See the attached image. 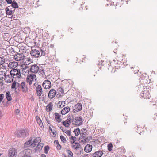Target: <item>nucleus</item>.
<instances>
[{
    "label": "nucleus",
    "instance_id": "f257e3e1",
    "mask_svg": "<svg viewBox=\"0 0 157 157\" xmlns=\"http://www.w3.org/2000/svg\"><path fill=\"white\" fill-rule=\"evenodd\" d=\"M48 49L45 48L39 49L38 50L32 49L30 52V54L33 58H38L41 56H44L48 54Z\"/></svg>",
    "mask_w": 157,
    "mask_h": 157
},
{
    "label": "nucleus",
    "instance_id": "f03ea898",
    "mask_svg": "<svg viewBox=\"0 0 157 157\" xmlns=\"http://www.w3.org/2000/svg\"><path fill=\"white\" fill-rule=\"evenodd\" d=\"M10 74H11L16 80H19L21 77L20 70L19 69H12L10 71Z\"/></svg>",
    "mask_w": 157,
    "mask_h": 157
},
{
    "label": "nucleus",
    "instance_id": "7ed1b4c3",
    "mask_svg": "<svg viewBox=\"0 0 157 157\" xmlns=\"http://www.w3.org/2000/svg\"><path fill=\"white\" fill-rule=\"evenodd\" d=\"M71 118V122L73 124L78 126H79L82 124V119L81 117H78L74 118L72 116Z\"/></svg>",
    "mask_w": 157,
    "mask_h": 157
},
{
    "label": "nucleus",
    "instance_id": "20e7f679",
    "mask_svg": "<svg viewBox=\"0 0 157 157\" xmlns=\"http://www.w3.org/2000/svg\"><path fill=\"white\" fill-rule=\"evenodd\" d=\"M16 135L18 137H24L27 136L28 133L27 130L23 129L17 131Z\"/></svg>",
    "mask_w": 157,
    "mask_h": 157
},
{
    "label": "nucleus",
    "instance_id": "39448f33",
    "mask_svg": "<svg viewBox=\"0 0 157 157\" xmlns=\"http://www.w3.org/2000/svg\"><path fill=\"white\" fill-rule=\"evenodd\" d=\"M18 89L21 90L23 92L26 93L28 91V88L25 82H23L21 84H18Z\"/></svg>",
    "mask_w": 157,
    "mask_h": 157
},
{
    "label": "nucleus",
    "instance_id": "423d86ee",
    "mask_svg": "<svg viewBox=\"0 0 157 157\" xmlns=\"http://www.w3.org/2000/svg\"><path fill=\"white\" fill-rule=\"evenodd\" d=\"M17 153V151L15 148H10L8 151L9 157H16Z\"/></svg>",
    "mask_w": 157,
    "mask_h": 157
},
{
    "label": "nucleus",
    "instance_id": "0eeeda50",
    "mask_svg": "<svg viewBox=\"0 0 157 157\" xmlns=\"http://www.w3.org/2000/svg\"><path fill=\"white\" fill-rule=\"evenodd\" d=\"M40 68V66L39 67L36 64H34L31 66L30 70L32 73L35 74L38 72Z\"/></svg>",
    "mask_w": 157,
    "mask_h": 157
},
{
    "label": "nucleus",
    "instance_id": "6e6552de",
    "mask_svg": "<svg viewBox=\"0 0 157 157\" xmlns=\"http://www.w3.org/2000/svg\"><path fill=\"white\" fill-rule=\"evenodd\" d=\"M141 97L144 99H148L150 98V95L149 91L147 90L143 91L140 94Z\"/></svg>",
    "mask_w": 157,
    "mask_h": 157
},
{
    "label": "nucleus",
    "instance_id": "1a4fd4ad",
    "mask_svg": "<svg viewBox=\"0 0 157 157\" xmlns=\"http://www.w3.org/2000/svg\"><path fill=\"white\" fill-rule=\"evenodd\" d=\"M81 132H82V135L80 137V139L81 140H81V141L84 143H86L87 142V139L84 133H86L87 132L86 130L84 128H83L81 130Z\"/></svg>",
    "mask_w": 157,
    "mask_h": 157
},
{
    "label": "nucleus",
    "instance_id": "9d476101",
    "mask_svg": "<svg viewBox=\"0 0 157 157\" xmlns=\"http://www.w3.org/2000/svg\"><path fill=\"white\" fill-rule=\"evenodd\" d=\"M5 80L7 83H10L13 81L14 78L13 76L11 74L6 75V76Z\"/></svg>",
    "mask_w": 157,
    "mask_h": 157
},
{
    "label": "nucleus",
    "instance_id": "9b49d317",
    "mask_svg": "<svg viewBox=\"0 0 157 157\" xmlns=\"http://www.w3.org/2000/svg\"><path fill=\"white\" fill-rule=\"evenodd\" d=\"M42 86L45 89H49L51 86V82L48 80H45L42 83Z\"/></svg>",
    "mask_w": 157,
    "mask_h": 157
},
{
    "label": "nucleus",
    "instance_id": "f8f14e48",
    "mask_svg": "<svg viewBox=\"0 0 157 157\" xmlns=\"http://www.w3.org/2000/svg\"><path fill=\"white\" fill-rule=\"evenodd\" d=\"M35 85V84H34ZM35 86H36V94L38 96L40 97L41 96L43 92L41 86L40 85L35 84Z\"/></svg>",
    "mask_w": 157,
    "mask_h": 157
},
{
    "label": "nucleus",
    "instance_id": "ddd939ff",
    "mask_svg": "<svg viewBox=\"0 0 157 157\" xmlns=\"http://www.w3.org/2000/svg\"><path fill=\"white\" fill-rule=\"evenodd\" d=\"M24 58L23 54L17 53L14 56V59L17 61H19L22 60Z\"/></svg>",
    "mask_w": 157,
    "mask_h": 157
},
{
    "label": "nucleus",
    "instance_id": "4468645a",
    "mask_svg": "<svg viewBox=\"0 0 157 157\" xmlns=\"http://www.w3.org/2000/svg\"><path fill=\"white\" fill-rule=\"evenodd\" d=\"M33 139V138H32ZM41 141V138L39 137H37L36 138L32 139V142L31 144L32 147H34L36 146L37 144H38L40 143Z\"/></svg>",
    "mask_w": 157,
    "mask_h": 157
},
{
    "label": "nucleus",
    "instance_id": "2eb2a0df",
    "mask_svg": "<svg viewBox=\"0 0 157 157\" xmlns=\"http://www.w3.org/2000/svg\"><path fill=\"white\" fill-rule=\"evenodd\" d=\"M82 105L81 104L78 103L74 106V112H77L81 111L82 109Z\"/></svg>",
    "mask_w": 157,
    "mask_h": 157
},
{
    "label": "nucleus",
    "instance_id": "dca6fc26",
    "mask_svg": "<svg viewBox=\"0 0 157 157\" xmlns=\"http://www.w3.org/2000/svg\"><path fill=\"white\" fill-rule=\"evenodd\" d=\"M56 94V90L54 89H51L49 92L48 94V97L50 99H52L55 97Z\"/></svg>",
    "mask_w": 157,
    "mask_h": 157
},
{
    "label": "nucleus",
    "instance_id": "f3484780",
    "mask_svg": "<svg viewBox=\"0 0 157 157\" xmlns=\"http://www.w3.org/2000/svg\"><path fill=\"white\" fill-rule=\"evenodd\" d=\"M18 65V63L15 61L10 62L8 65V67L10 68L13 69L17 67Z\"/></svg>",
    "mask_w": 157,
    "mask_h": 157
},
{
    "label": "nucleus",
    "instance_id": "a211bd4d",
    "mask_svg": "<svg viewBox=\"0 0 157 157\" xmlns=\"http://www.w3.org/2000/svg\"><path fill=\"white\" fill-rule=\"evenodd\" d=\"M72 118L71 117H68V119L63 122V125L66 127H68L70 125L71 122Z\"/></svg>",
    "mask_w": 157,
    "mask_h": 157
},
{
    "label": "nucleus",
    "instance_id": "6ab92c4d",
    "mask_svg": "<svg viewBox=\"0 0 157 157\" xmlns=\"http://www.w3.org/2000/svg\"><path fill=\"white\" fill-rule=\"evenodd\" d=\"M92 148V146L91 145L87 144L86 145L84 148V151L86 153H89L91 151Z\"/></svg>",
    "mask_w": 157,
    "mask_h": 157
},
{
    "label": "nucleus",
    "instance_id": "aec40b11",
    "mask_svg": "<svg viewBox=\"0 0 157 157\" xmlns=\"http://www.w3.org/2000/svg\"><path fill=\"white\" fill-rule=\"evenodd\" d=\"M6 75V73L5 71H0V80H5Z\"/></svg>",
    "mask_w": 157,
    "mask_h": 157
},
{
    "label": "nucleus",
    "instance_id": "412c9836",
    "mask_svg": "<svg viewBox=\"0 0 157 157\" xmlns=\"http://www.w3.org/2000/svg\"><path fill=\"white\" fill-rule=\"evenodd\" d=\"M38 74L42 78H43L45 76L44 70L40 66V68L38 72Z\"/></svg>",
    "mask_w": 157,
    "mask_h": 157
},
{
    "label": "nucleus",
    "instance_id": "4be33fe9",
    "mask_svg": "<svg viewBox=\"0 0 157 157\" xmlns=\"http://www.w3.org/2000/svg\"><path fill=\"white\" fill-rule=\"evenodd\" d=\"M103 155V152L101 151H97L93 154V157H101Z\"/></svg>",
    "mask_w": 157,
    "mask_h": 157
},
{
    "label": "nucleus",
    "instance_id": "5701e85b",
    "mask_svg": "<svg viewBox=\"0 0 157 157\" xmlns=\"http://www.w3.org/2000/svg\"><path fill=\"white\" fill-rule=\"evenodd\" d=\"M70 108L68 106L66 107L63 108L61 110V114L63 115H64L70 111Z\"/></svg>",
    "mask_w": 157,
    "mask_h": 157
},
{
    "label": "nucleus",
    "instance_id": "b1692460",
    "mask_svg": "<svg viewBox=\"0 0 157 157\" xmlns=\"http://www.w3.org/2000/svg\"><path fill=\"white\" fill-rule=\"evenodd\" d=\"M73 144L72 146V148L77 150L79 148L81 147V145L80 144L76 142L74 143H73Z\"/></svg>",
    "mask_w": 157,
    "mask_h": 157
},
{
    "label": "nucleus",
    "instance_id": "393cba45",
    "mask_svg": "<svg viewBox=\"0 0 157 157\" xmlns=\"http://www.w3.org/2000/svg\"><path fill=\"white\" fill-rule=\"evenodd\" d=\"M10 7V6H9L8 7H6L5 9L6 14L7 15H11L13 13V10H11L10 8H9Z\"/></svg>",
    "mask_w": 157,
    "mask_h": 157
},
{
    "label": "nucleus",
    "instance_id": "a878e982",
    "mask_svg": "<svg viewBox=\"0 0 157 157\" xmlns=\"http://www.w3.org/2000/svg\"><path fill=\"white\" fill-rule=\"evenodd\" d=\"M65 105V102L64 101H60L57 103V106L60 108H62L64 107Z\"/></svg>",
    "mask_w": 157,
    "mask_h": 157
},
{
    "label": "nucleus",
    "instance_id": "bb28decb",
    "mask_svg": "<svg viewBox=\"0 0 157 157\" xmlns=\"http://www.w3.org/2000/svg\"><path fill=\"white\" fill-rule=\"evenodd\" d=\"M55 118L56 121L58 123L60 122L61 121V120L59 114L58 113H55Z\"/></svg>",
    "mask_w": 157,
    "mask_h": 157
},
{
    "label": "nucleus",
    "instance_id": "cd10ccee",
    "mask_svg": "<svg viewBox=\"0 0 157 157\" xmlns=\"http://www.w3.org/2000/svg\"><path fill=\"white\" fill-rule=\"evenodd\" d=\"M44 146L43 143H39L38 144L37 146L36 147L35 149L36 151H40L41 150Z\"/></svg>",
    "mask_w": 157,
    "mask_h": 157
},
{
    "label": "nucleus",
    "instance_id": "c85d7f7f",
    "mask_svg": "<svg viewBox=\"0 0 157 157\" xmlns=\"http://www.w3.org/2000/svg\"><path fill=\"white\" fill-rule=\"evenodd\" d=\"M36 119L37 123L39 124L40 127L41 128H42V127H44V126L43 125V123H42V121L40 119V118L36 116Z\"/></svg>",
    "mask_w": 157,
    "mask_h": 157
},
{
    "label": "nucleus",
    "instance_id": "c756f323",
    "mask_svg": "<svg viewBox=\"0 0 157 157\" xmlns=\"http://www.w3.org/2000/svg\"><path fill=\"white\" fill-rule=\"evenodd\" d=\"M32 138L30 139L28 141L25 142L24 144V146L25 147H29V146L30 145L31 146V144H32Z\"/></svg>",
    "mask_w": 157,
    "mask_h": 157
},
{
    "label": "nucleus",
    "instance_id": "7c9ffc66",
    "mask_svg": "<svg viewBox=\"0 0 157 157\" xmlns=\"http://www.w3.org/2000/svg\"><path fill=\"white\" fill-rule=\"evenodd\" d=\"M6 97L8 101H10L12 100V97L9 91L6 92Z\"/></svg>",
    "mask_w": 157,
    "mask_h": 157
},
{
    "label": "nucleus",
    "instance_id": "2f4dec72",
    "mask_svg": "<svg viewBox=\"0 0 157 157\" xmlns=\"http://www.w3.org/2000/svg\"><path fill=\"white\" fill-rule=\"evenodd\" d=\"M27 78H28V79L32 80V81L34 79L36 80V75L35 74H30L28 76Z\"/></svg>",
    "mask_w": 157,
    "mask_h": 157
},
{
    "label": "nucleus",
    "instance_id": "473e14b6",
    "mask_svg": "<svg viewBox=\"0 0 157 157\" xmlns=\"http://www.w3.org/2000/svg\"><path fill=\"white\" fill-rule=\"evenodd\" d=\"M18 84H19V83L16 82L15 80L13 82V83L11 85V88L12 89H16L17 88L16 87L17 86L18 88Z\"/></svg>",
    "mask_w": 157,
    "mask_h": 157
},
{
    "label": "nucleus",
    "instance_id": "72a5a7b5",
    "mask_svg": "<svg viewBox=\"0 0 157 157\" xmlns=\"http://www.w3.org/2000/svg\"><path fill=\"white\" fill-rule=\"evenodd\" d=\"M53 105L52 103L50 102L46 106V110L47 111H51Z\"/></svg>",
    "mask_w": 157,
    "mask_h": 157
},
{
    "label": "nucleus",
    "instance_id": "f704fd0d",
    "mask_svg": "<svg viewBox=\"0 0 157 157\" xmlns=\"http://www.w3.org/2000/svg\"><path fill=\"white\" fill-rule=\"evenodd\" d=\"M59 94V96L63 95L64 93L63 89L61 87H59L57 90Z\"/></svg>",
    "mask_w": 157,
    "mask_h": 157
},
{
    "label": "nucleus",
    "instance_id": "c9c22d12",
    "mask_svg": "<svg viewBox=\"0 0 157 157\" xmlns=\"http://www.w3.org/2000/svg\"><path fill=\"white\" fill-rule=\"evenodd\" d=\"M11 4L12 6L14 8H18V7L17 3H16V2L15 1H13V2H12V3Z\"/></svg>",
    "mask_w": 157,
    "mask_h": 157
},
{
    "label": "nucleus",
    "instance_id": "e433bc0d",
    "mask_svg": "<svg viewBox=\"0 0 157 157\" xmlns=\"http://www.w3.org/2000/svg\"><path fill=\"white\" fill-rule=\"evenodd\" d=\"M70 140L72 143H74L75 141L76 138L75 136H71L70 138Z\"/></svg>",
    "mask_w": 157,
    "mask_h": 157
},
{
    "label": "nucleus",
    "instance_id": "4c0bfd02",
    "mask_svg": "<svg viewBox=\"0 0 157 157\" xmlns=\"http://www.w3.org/2000/svg\"><path fill=\"white\" fill-rule=\"evenodd\" d=\"M0 57V65H2L5 62V59L4 58V57Z\"/></svg>",
    "mask_w": 157,
    "mask_h": 157
},
{
    "label": "nucleus",
    "instance_id": "58836bf2",
    "mask_svg": "<svg viewBox=\"0 0 157 157\" xmlns=\"http://www.w3.org/2000/svg\"><path fill=\"white\" fill-rule=\"evenodd\" d=\"M74 132H75V135L76 136H78L80 133V131L79 128L75 130Z\"/></svg>",
    "mask_w": 157,
    "mask_h": 157
},
{
    "label": "nucleus",
    "instance_id": "ea45409f",
    "mask_svg": "<svg viewBox=\"0 0 157 157\" xmlns=\"http://www.w3.org/2000/svg\"><path fill=\"white\" fill-rule=\"evenodd\" d=\"M108 149L109 151H110L112 150L113 145L111 143L109 144L107 146Z\"/></svg>",
    "mask_w": 157,
    "mask_h": 157
},
{
    "label": "nucleus",
    "instance_id": "a19ab883",
    "mask_svg": "<svg viewBox=\"0 0 157 157\" xmlns=\"http://www.w3.org/2000/svg\"><path fill=\"white\" fill-rule=\"evenodd\" d=\"M44 152L45 154H48V151L49 149V146L48 145L44 147Z\"/></svg>",
    "mask_w": 157,
    "mask_h": 157
},
{
    "label": "nucleus",
    "instance_id": "79ce46f5",
    "mask_svg": "<svg viewBox=\"0 0 157 157\" xmlns=\"http://www.w3.org/2000/svg\"><path fill=\"white\" fill-rule=\"evenodd\" d=\"M66 152L69 155L68 156L69 157H73V153L71 151L69 150H67L66 151Z\"/></svg>",
    "mask_w": 157,
    "mask_h": 157
},
{
    "label": "nucleus",
    "instance_id": "37998d69",
    "mask_svg": "<svg viewBox=\"0 0 157 157\" xmlns=\"http://www.w3.org/2000/svg\"><path fill=\"white\" fill-rule=\"evenodd\" d=\"M29 69L28 68V67H27L26 66V67L25 68H23L22 70L23 71V72H25V73H28L29 71Z\"/></svg>",
    "mask_w": 157,
    "mask_h": 157
},
{
    "label": "nucleus",
    "instance_id": "c03bdc74",
    "mask_svg": "<svg viewBox=\"0 0 157 157\" xmlns=\"http://www.w3.org/2000/svg\"><path fill=\"white\" fill-rule=\"evenodd\" d=\"M26 80L27 82L29 83V85H31L32 84L33 81L32 80H31L29 79H28V78H27Z\"/></svg>",
    "mask_w": 157,
    "mask_h": 157
},
{
    "label": "nucleus",
    "instance_id": "a18cd8bd",
    "mask_svg": "<svg viewBox=\"0 0 157 157\" xmlns=\"http://www.w3.org/2000/svg\"><path fill=\"white\" fill-rule=\"evenodd\" d=\"M60 138L61 141L63 142H64L66 141V139L63 136H60Z\"/></svg>",
    "mask_w": 157,
    "mask_h": 157
},
{
    "label": "nucleus",
    "instance_id": "49530a36",
    "mask_svg": "<svg viewBox=\"0 0 157 157\" xmlns=\"http://www.w3.org/2000/svg\"><path fill=\"white\" fill-rule=\"evenodd\" d=\"M65 132L68 136H70L71 135L70 131L69 130H65L64 132Z\"/></svg>",
    "mask_w": 157,
    "mask_h": 157
},
{
    "label": "nucleus",
    "instance_id": "de8ad7c7",
    "mask_svg": "<svg viewBox=\"0 0 157 157\" xmlns=\"http://www.w3.org/2000/svg\"><path fill=\"white\" fill-rule=\"evenodd\" d=\"M4 83L2 81L0 82V89H2L4 88Z\"/></svg>",
    "mask_w": 157,
    "mask_h": 157
},
{
    "label": "nucleus",
    "instance_id": "09e8293b",
    "mask_svg": "<svg viewBox=\"0 0 157 157\" xmlns=\"http://www.w3.org/2000/svg\"><path fill=\"white\" fill-rule=\"evenodd\" d=\"M4 97V94H0V101L1 102Z\"/></svg>",
    "mask_w": 157,
    "mask_h": 157
},
{
    "label": "nucleus",
    "instance_id": "8fccbe9b",
    "mask_svg": "<svg viewBox=\"0 0 157 157\" xmlns=\"http://www.w3.org/2000/svg\"><path fill=\"white\" fill-rule=\"evenodd\" d=\"M31 150L29 149H26L24 150V152L25 153H30L31 152Z\"/></svg>",
    "mask_w": 157,
    "mask_h": 157
},
{
    "label": "nucleus",
    "instance_id": "3c124183",
    "mask_svg": "<svg viewBox=\"0 0 157 157\" xmlns=\"http://www.w3.org/2000/svg\"><path fill=\"white\" fill-rule=\"evenodd\" d=\"M7 4H11L12 3V0H5Z\"/></svg>",
    "mask_w": 157,
    "mask_h": 157
},
{
    "label": "nucleus",
    "instance_id": "603ef678",
    "mask_svg": "<svg viewBox=\"0 0 157 157\" xmlns=\"http://www.w3.org/2000/svg\"><path fill=\"white\" fill-rule=\"evenodd\" d=\"M20 110H19V109H17L16 110H15V113L17 114V115H18V114L19 113H20Z\"/></svg>",
    "mask_w": 157,
    "mask_h": 157
},
{
    "label": "nucleus",
    "instance_id": "864d4df0",
    "mask_svg": "<svg viewBox=\"0 0 157 157\" xmlns=\"http://www.w3.org/2000/svg\"><path fill=\"white\" fill-rule=\"evenodd\" d=\"M59 150L61 148V145L59 144L56 147Z\"/></svg>",
    "mask_w": 157,
    "mask_h": 157
},
{
    "label": "nucleus",
    "instance_id": "5fc2aeb1",
    "mask_svg": "<svg viewBox=\"0 0 157 157\" xmlns=\"http://www.w3.org/2000/svg\"><path fill=\"white\" fill-rule=\"evenodd\" d=\"M52 133L53 136H55L56 135V132L55 131H53V132Z\"/></svg>",
    "mask_w": 157,
    "mask_h": 157
},
{
    "label": "nucleus",
    "instance_id": "6e6d98bb",
    "mask_svg": "<svg viewBox=\"0 0 157 157\" xmlns=\"http://www.w3.org/2000/svg\"><path fill=\"white\" fill-rule=\"evenodd\" d=\"M3 116L2 113L0 110V119Z\"/></svg>",
    "mask_w": 157,
    "mask_h": 157
},
{
    "label": "nucleus",
    "instance_id": "4d7b16f0",
    "mask_svg": "<svg viewBox=\"0 0 157 157\" xmlns=\"http://www.w3.org/2000/svg\"><path fill=\"white\" fill-rule=\"evenodd\" d=\"M54 143H56L57 145H58V144H59L58 141L57 140H55L54 141Z\"/></svg>",
    "mask_w": 157,
    "mask_h": 157
},
{
    "label": "nucleus",
    "instance_id": "13d9d810",
    "mask_svg": "<svg viewBox=\"0 0 157 157\" xmlns=\"http://www.w3.org/2000/svg\"><path fill=\"white\" fill-rule=\"evenodd\" d=\"M22 157H31V156L29 155H25Z\"/></svg>",
    "mask_w": 157,
    "mask_h": 157
},
{
    "label": "nucleus",
    "instance_id": "bf43d9fd",
    "mask_svg": "<svg viewBox=\"0 0 157 157\" xmlns=\"http://www.w3.org/2000/svg\"><path fill=\"white\" fill-rule=\"evenodd\" d=\"M60 128L61 130H62L63 132H64L65 130H64V128L63 127H60Z\"/></svg>",
    "mask_w": 157,
    "mask_h": 157
},
{
    "label": "nucleus",
    "instance_id": "052dcab7",
    "mask_svg": "<svg viewBox=\"0 0 157 157\" xmlns=\"http://www.w3.org/2000/svg\"><path fill=\"white\" fill-rule=\"evenodd\" d=\"M41 157H46V155L44 154H42L41 155Z\"/></svg>",
    "mask_w": 157,
    "mask_h": 157
},
{
    "label": "nucleus",
    "instance_id": "680f3d73",
    "mask_svg": "<svg viewBox=\"0 0 157 157\" xmlns=\"http://www.w3.org/2000/svg\"><path fill=\"white\" fill-rule=\"evenodd\" d=\"M82 157H87V154H85L84 155L82 156Z\"/></svg>",
    "mask_w": 157,
    "mask_h": 157
},
{
    "label": "nucleus",
    "instance_id": "e2e57ef3",
    "mask_svg": "<svg viewBox=\"0 0 157 157\" xmlns=\"http://www.w3.org/2000/svg\"><path fill=\"white\" fill-rule=\"evenodd\" d=\"M49 129L50 131L52 130V128H51V127L50 126L49 127Z\"/></svg>",
    "mask_w": 157,
    "mask_h": 157
},
{
    "label": "nucleus",
    "instance_id": "0e129e2a",
    "mask_svg": "<svg viewBox=\"0 0 157 157\" xmlns=\"http://www.w3.org/2000/svg\"><path fill=\"white\" fill-rule=\"evenodd\" d=\"M50 131H51V133H52V132H53V130H51Z\"/></svg>",
    "mask_w": 157,
    "mask_h": 157
},
{
    "label": "nucleus",
    "instance_id": "69168bd1",
    "mask_svg": "<svg viewBox=\"0 0 157 157\" xmlns=\"http://www.w3.org/2000/svg\"><path fill=\"white\" fill-rule=\"evenodd\" d=\"M6 55L7 54V53L6 52Z\"/></svg>",
    "mask_w": 157,
    "mask_h": 157
},
{
    "label": "nucleus",
    "instance_id": "338daca9",
    "mask_svg": "<svg viewBox=\"0 0 157 157\" xmlns=\"http://www.w3.org/2000/svg\"><path fill=\"white\" fill-rule=\"evenodd\" d=\"M0 155H1V154H0Z\"/></svg>",
    "mask_w": 157,
    "mask_h": 157
}]
</instances>
